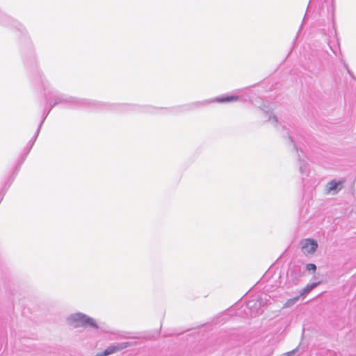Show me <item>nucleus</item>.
<instances>
[{"mask_svg": "<svg viewBox=\"0 0 356 356\" xmlns=\"http://www.w3.org/2000/svg\"><path fill=\"white\" fill-rule=\"evenodd\" d=\"M23 61L25 67L29 71L35 83L40 84L48 106H54L63 104L72 108H86L92 110L93 99L79 98L66 94L60 93L54 90L43 72L39 68L33 44L30 38H26L24 46Z\"/></svg>", "mask_w": 356, "mask_h": 356, "instance_id": "1", "label": "nucleus"}, {"mask_svg": "<svg viewBox=\"0 0 356 356\" xmlns=\"http://www.w3.org/2000/svg\"><path fill=\"white\" fill-rule=\"evenodd\" d=\"M162 108H156L149 105H138L127 103H110L93 100L92 111H111L118 113L140 112L145 113H156Z\"/></svg>", "mask_w": 356, "mask_h": 356, "instance_id": "2", "label": "nucleus"}, {"mask_svg": "<svg viewBox=\"0 0 356 356\" xmlns=\"http://www.w3.org/2000/svg\"><path fill=\"white\" fill-rule=\"evenodd\" d=\"M66 323L74 328L89 327L93 330H100L106 333L110 332L104 326L99 325L93 318L82 312L71 314L66 318Z\"/></svg>", "mask_w": 356, "mask_h": 356, "instance_id": "3", "label": "nucleus"}, {"mask_svg": "<svg viewBox=\"0 0 356 356\" xmlns=\"http://www.w3.org/2000/svg\"><path fill=\"white\" fill-rule=\"evenodd\" d=\"M238 99V95H223L219 97H216L214 98H211L208 99H204L202 101H197L194 102H191L188 104H185L183 106H178L175 109L176 111H193L197 109L200 107L207 106L212 103H219V104H225L232 102H235Z\"/></svg>", "mask_w": 356, "mask_h": 356, "instance_id": "4", "label": "nucleus"}, {"mask_svg": "<svg viewBox=\"0 0 356 356\" xmlns=\"http://www.w3.org/2000/svg\"><path fill=\"white\" fill-rule=\"evenodd\" d=\"M267 298L268 296L266 294L252 298L245 305H241L240 310L236 312V315L242 316L243 313H244L246 316H255L261 314V307L268 300Z\"/></svg>", "mask_w": 356, "mask_h": 356, "instance_id": "5", "label": "nucleus"}, {"mask_svg": "<svg viewBox=\"0 0 356 356\" xmlns=\"http://www.w3.org/2000/svg\"><path fill=\"white\" fill-rule=\"evenodd\" d=\"M0 24L15 29L21 35V43L23 46L26 44V38H30L26 28L20 22L11 17L7 15L0 10Z\"/></svg>", "mask_w": 356, "mask_h": 356, "instance_id": "6", "label": "nucleus"}, {"mask_svg": "<svg viewBox=\"0 0 356 356\" xmlns=\"http://www.w3.org/2000/svg\"><path fill=\"white\" fill-rule=\"evenodd\" d=\"M304 275L303 266L298 264L291 266L287 272V284L289 286L298 285Z\"/></svg>", "mask_w": 356, "mask_h": 356, "instance_id": "7", "label": "nucleus"}, {"mask_svg": "<svg viewBox=\"0 0 356 356\" xmlns=\"http://www.w3.org/2000/svg\"><path fill=\"white\" fill-rule=\"evenodd\" d=\"M136 342H129V341H125L122 343H118L115 345H111L108 346L103 352H102V355L103 356H108L111 354L115 353L118 351L122 350L123 349H125L129 346H133L134 344H136Z\"/></svg>", "mask_w": 356, "mask_h": 356, "instance_id": "8", "label": "nucleus"}, {"mask_svg": "<svg viewBox=\"0 0 356 356\" xmlns=\"http://www.w3.org/2000/svg\"><path fill=\"white\" fill-rule=\"evenodd\" d=\"M345 179L335 180L332 179L329 181L325 186L326 193H331L332 195L337 194L342 188Z\"/></svg>", "mask_w": 356, "mask_h": 356, "instance_id": "9", "label": "nucleus"}, {"mask_svg": "<svg viewBox=\"0 0 356 356\" xmlns=\"http://www.w3.org/2000/svg\"><path fill=\"white\" fill-rule=\"evenodd\" d=\"M261 110L266 115V117L268 118L267 121L270 122L275 127H277V124H279V121L277 116L272 113V106L268 104L266 105V103L264 102L263 104L261 106Z\"/></svg>", "mask_w": 356, "mask_h": 356, "instance_id": "10", "label": "nucleus"}, {"mask_svg": "<svg viewBox=\"0 0 356 356\" xmlns=\"http://www.w3.org/2000/svg\"><path fill=\"white\" fill-rule=\"evenodd\" d=\"M318 248L317 242L311 238H307L302 242V251L305 254L314 253Z\"/></svg>", "mask_w": 356, "mask_h": 356, "instance_id": "11", "label": "nucleus"}, {"mask_svg": "<svg viewBox=\"0 0 356 356\" xmlns=\"http://www.w3.org/2000/svg\"><path fill=\"white\" fill-rule=\"evenodd\" d=\"M309 59L311 63L307 64L306 69L313 74H317L323 68L322 60L318 58H314V61L311 58Z\"/></svg>", "mask_w": 356, "mask_h": 356, "instance_id": "12", "label": "nucleus"}, {"mask_svg": "<svg viewBox=\"0 0 356 356\" xmlns=\"http://www.w3.org/2000/svg\"><path fill=\"white\" fill-rule=\"evenodd\" d=\"M327 44L330 50L333 52V54L336 56H338V54H341L339 40L337 37V31H334V40H329L327 41Z\"/></svg>", "mask_w": 356, "mask_h": 356, "instance_id": "13", "label": "nucleus"}, {"mask_svg": "<svg viewBox=\"0 0 356 356\" xmlns=\"http://www.w3.org/2000/svg\"><path fill=\"white\" fill-rule=\"evenodd\" d=\"M299 170L302 176L307 177L310 172L309 165L307 160L302 159L301 155L298 154Z\"/></svg>", "mask_w": 356, "mask_h": 356, "instance_id": "14", "label": "nucleus"}, {"mask_svg": "<svg viewBox=\"0 0 356 356\" xmlns=\"http://www.w3.org/2000/svg\"><path fill=\"white\" fill-rule=\"evenodd\" d=\"M332 323L337 329L341 330L348 325V321L345 316H335L332 321Z\"/></svg>", "mask_w": 356, "mask_h": 356, "instance_id": "15", "label": "nucleus"}, {"mask_svg": "<svg viewBox=\"0 0 356 356\" xmlns=\"http://www.w3.org/2000/svg\"><path fill=\"white\" fill-rule=\"evenodd\" d=\"M286 134V136H287L289 143L293 145V147L297 151V152H299V150L300 151L301 154H302V156H301V157H302V159H304L305 156H303V152L300 148H299L298 143L294 138L293 131L288 130ZM298 154H300L299 153H298Z\"/></svg>", "mask_w": 356, "mask_h": 356, "instance_id": "16", "label": "nucleus"}, {"mask_svg": "<svg viewBox=\"0 0 356 356\" xmlns=\"http://www.w3.org/2000/svg\"><path fill=\"white\" fill-rule=\"evenodd\" d=\"M15 180V175L14 176H10L7 180L5 181L3 186L2 187L1 190L0 191V203L3 199V197L5 194L6 193L7 191L13 184V181Z\"/></svg>", "mask_w": 356, "mask_h": 356, "instance_id": "17", "label": "nucleus"}, {"mask_svg": "<svg viewBox=\"0 0 356 356\" xmlns=\"http://www.w3.org/2000/svg\"><path fill=\"white\" fill-rule=\"evenodd\" d=\"M40 131V129H39L38 128L37 129L33 137L29 141L28 144L26 145V146L24 147V152H26V154H29V153L30 152L31 149H32L38 135H39V133Z\"/></svg>", "mask_w": 356, "mask_h": 356, "instance_id": "18", "label": "nucleus"}, {"mask_svg": "<svg viewBox=\"0 0 356 356\" xmlns=\"http://www.w3.org/2000/svg\"><path fill=\"white\" fill-rule=\"evenodd\" d=\"M321 283V281L309 283L307 286L301 290L300 296H304L311 292L314 289Z\"/></svg>", "mask_w": 356, "mask_h": 356, "instance_id": "19", "label": "nucleus"}, {"mask_svg": "<svg viewBox=\"0 0 356 356\" xmlns=\"http://www.w3.org/2000/svg\"><path fill=\"white\" fill-rule=\"evenodd\" d=\"M52 108H51V106H49V108L47 109V108H45L44 110H43V112H42V120L38 125V129H41V127L45 120V119L47 118V117L48 116V115L49 114V113L51 112Z\"/></svg>", "mask_w": 356, "mask_h": 356, "instance_id": "20", "label": "nucleus"}, {"mask_svg": "<svg viewBox=\"0 0 356 356\" xmlns=\"http://www.w3.org/2000/svg\"><path fill=\"white\" fill-rule=\"evenodd\" d=\"M316 266L314 264L309 263L303 266V271L305 273L306 271H308L311 273H314L316 270Z\"/></svg>", "mask_w": 356, "mask_h": 356, "instance_id": "21", "label": "nucleus"}, {"mask_svg": "<svg viewBox=\"0 0 356 356\" xmlns=\"http://www.w3.org/2000/svg\"><path fill=\"white\" fill-rule=\"evenodd\" d=\"M299 297H300V296H296V298H291V299L288 300L285 302L284 306L286 307L291 306L292 305H293L299 299Z\"/></svg>", "mask_w": 356, "mask_h": 356, "instance_id": "22", "label": "nucleus"}, {"mask_svg": "<svg viewBox=\"0 0 356 356\" xmlns=\"http://www.w3.org/2000/svg\"><path fill=\"white\" fill-rule=\"evenodd\" d=\"M334 0L332 1L331 6L328 9V12H330L332 20L334 22Z\"/></svg>", "mask_w": 356, "mask_h": 356, "instance_id": "23", "label": "nucleus"}, {"mask_svg": "<svg viewBox=\"0 0 356 356\" xmlns=\"http://www.w3.org/2000/svg\"><path fill=\"white\" fill-rule=\"evenodd\" d=\"M344 67L346 69L348 74L350 75V76L355 81H356V77L355 76L353 72L348 68V65L344 63H343Z\"/></svg>", "mask_w": 356, "mask_h": 356, "instance_id": "24", "label": "nucleus"}, {"mask_svg": "<svg viewBox=\"0 0 356 356\" xmlns=\"http://www.w3.org/2000/svg\"><path fill=\"white\" fill-rule=\"evenodd\" d=\"M28 154H26V152H24L23 151L22 155L20 156V158L19 159V161L18 163H19V165H22V163L24 162V161L26 160V156H27Z\"/></svg>", "mask_w": 356, "mask_h": 356, "instance_id": "25", "label": "nucleus"}, {"mask_svg": "<svg viewBox=\"0 0 356 356\" xmlns=\"http://www.w3.org/2000/svg\"><path fill=\"white\" fill-rule=\"evenodd\" d=\"M20 168H21V165H19V163H18L16 166L14 168V170H13V175H11L10 176H14L15 175V177H16L17 174L18 173V172L20 170Z\"/></svg>", "mask_w": 356, "mask_h": 356, "instance_id": "26", "label": "nucleus"}, {"mask_svg": "<svg viewBox=\"0 0 356 356\" xmlns=\"http://www.w3.org/2000/svg\"><path fill=\"white\" fill-rule=\"evenodd\" d=\"M294 353H295V350L287 353L286 356H291L292 355L294 354Z\"/></svg>", "mask_w": 356, "mask_h": 356, "instance_id": "27", "label": "nucleus"}, {"mask_svg": "<svg viewBox=\"0 0 356 356\" xmlns=\"http://www.w3.org/2000/svg\"><path fill=\"white\" fill-rule=\"evenodd\" d=\"M238 307V304H236V305H234V307H233L232 310H235V309H236V308H237Z\"/></svg>", "mask_w": 356, "mask_h": 356, "instance_id": "28", "label": "nucleus"}, {"mask_svg": "<svg viewBox=\"0 0 356 356\" xmlns=\"http://www.w3.org/2000/svg\"><path fill=\"white\" fill-rule=\"evenodd\" d=\"M94 356H103V355H102V353H99Z\"/></svg>", "mask_w": 356, "mask_h": 356, "instance_id": "29", "label": "nucleus"}, {"mask_svg": "<svg viewBox=\"0 0 356 356\" xmlns=\"http://www.w3.org/2000/svg\"><path fill=\"white\" fill-rule=\"evenodd\" d=\"M330 355H333V356H336L335 353H333V352H330Z\"/></svg>", "mask_w": 356, "mask_h": 356, "instance_id": "30", "label": "nucleus"}, {"mask_svg": "<svg viewBox=\"0 0 356 356\" xmlns=\"http://www.w3.org/2000/svg\"><path fill=\"white\" fill-rule=\"evenodd\" d=\"M350 334H348L347 335V337H348L350 340H351L352 339H351V337H350Z\"/></svg>", "mask_w": 356, "mask_h": 356, "instance_id": "31", "label": "nucleus"}, {"mask_svg": "<svg viewBox=\"0 0 356 356\" xmlns=\"http://www.w3.org/2000/svg\"><path fill=\"white\" fill-rule=\"evenodd\" d=\"M282 129H284V130L286 129L285 126H282Z\"/></svg>", "mask_w": 356, "mask_h": 356, "instance_id": "32", "label": "nucleus"}, {"mask_svg": "<svg viewBox=\"0 0 356 356\" xmlns=\"http://www.w3.org/2000/svg\"><path fill=\"white\" fill-rule=\"evenodd\" d=\"M298 38V35L296 36V40ZM293 43L295 44L296 43V40L293 41Z\"/></svg>", "mask_w": 356, "mask_h": 356, "instance_id": "33", "label": "nucleus"}, {"mask_svg": "<svg viewBox=\"0 0 356 356\" xmlns=\"http://www.w3.org/2000/svg\"><path fill=\"white\" fill-rule=\"evenodd\" d=\"M290 127H291V128L293 130H295V128H294L293 127H292V126H290Z\"/></svg>", "mask_w": 356, "mask_h": 356, "instance_id": "34", "label": "nucleus"}, {"mask_svg": "<svg viewBox=\"0 0 356 356\" xmlns=\"http://www.w3.org/2000/svg\"><path fill=\"white\" fill-rule=\"evenodd\" d=\"M309 3H311V1H309ZM309 4H310V3H309ZM309 5H308V6H307V9L309 8Z\"/></svg>", "mask_w": 356, "mask_h": 356, "instance_id": "35", "label": "nucleus"}]
</instances>
